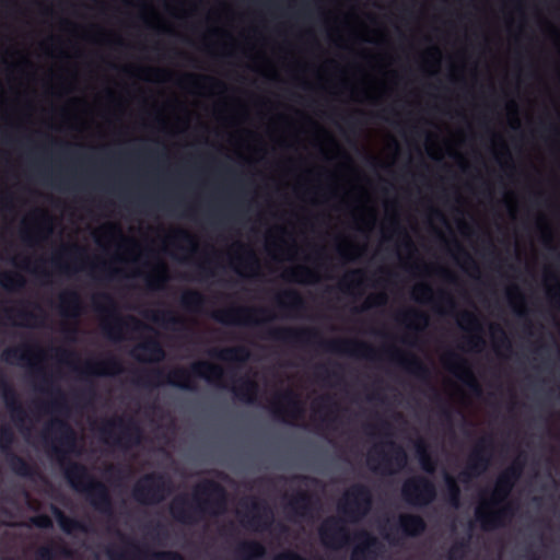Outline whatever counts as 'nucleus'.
I'll list each match as a JSON object with an SVG mask.
<instances>
[{
  "label": "nucleus",
  "instance_id": "1",
  "mask_svg": "<svg viewBox=\"0 0 560 560\" xmlns=\"http://www.w3.org/2000/svg\"><path fill=\"white\" fill-rule=\"evenodd\" d=\"M265 337L290 346H310L319 340L318 345L328 352L348 354L368 360L376 359V350L369 343L359 340L334 339L324 341L314 328L272 327Z\"/></svg>",
  "mask_w": 560,
  "mask_h": 560
},
{
  "label": "nucleus",
  "instance_id": "2",
  "mask_svg": "<svg viewBox=\"0 0 560 560\" xmlns=\"http://www.w3.org/2000/svg\"><path fill=\"white\" fill-rule=\"evenodd\" d=\"M224 370L218 364L209 361H196L188 369L175 368L166 375L162 370L156 369L142 377L145 385H155L165 382L172 386L185 390H194L196 388L194 378H205L212 383H220L223 380Z\"/></svg>",
  "mask_w": 560,
  "mask_h": 560
},
{
  "label": "nucleus",
  "instance_id": "3",
  "mask_svg": "<svg viewBox=\"0 0 560 560\" xmlns=\"http://www.w3.org/2000/svg\"><path fill=\"white\" fill-rule=\"evenodd\" d=\"M71 488L86 497L90 504L98 512L109 513L112 501L107 487L96 480L89 470L79 464H70L65 471Z\"/></svg>",
  "mask_w": 560,
  "mask_h": 560
},
{
  "label": "nucleus",
  "instance_id": "4",
  "mask_svg": "<svg viewBox=\"0 0 560 560\" xmlns=\"http://www.w3.org/2000/svg\"><path fill=\"white\" fill-rule=\"evenodd\" d=\"M100 441L117 447H129L138 444L142 430L133 418L114 416L103 419L95 428Z\"/></svg>",
  "mask_w": 560,
  "mask_h": 560
},
{
  "label": "nucleus",
  "instance_id": "5",
  "mask_svg": "<svg viewBox=\"0 0 560 560\" xmlns=\"http://www.w3.org/2000/svg\"><path fill=\"white\" fill-rule=\"evenodd\" d=\"M192 499L197 510L202 514L219 516L228 509V494L225 489L217 481L201 480L192 490Z\"/></svg>",
  "mask_w": 560,
  "mask_h": 560
},
{
  "label": "nucleus",
  "instance_id": "6",
  "mask_svg": "<svg viewBox=\"0 0 560 560\" xmlns=\"http://www.w3.org/2000/svg\"><path fill=\"white\" fill-rule=\"evenodd\" d=\"M94 308L103 314H106L108 319L102 324L103 332L110 339L118 340L125 328L138 329L143 325L135 317L129 316L122 318L116 312V304L114 299L108 293H101L93 298Z\"/></svg>",
  "mask_w": 560,
  "mask_h": 560
},
{
  "label": "nucleus",
  "instance_id": "7",
  "mask_svg": "<svg viewBox=\"0 0 560 560\" xmlns=\"http://www.w3.org/2000/svg\"><path fill=\"white\" fill-rule=\"evenodd\" d=\"M372 494L370 489L361 483L349 487L338 503V511L350 523H358L370 512Z\"/></svg>",
  "mask_w": 560,
  "mask_h": 560
},
{
  "label": "nucleus",
  "instance_id": "8",
  "mask_svg": "<svg viewBox=\"0 0 560 560\" xmlns=\"http://www.w3.org/2000/svg\"><path fill=\"white\" fill-rule=\"evenodd\" d=\"M171 491V479L163 474L152 472L136 482L132 495L137 502L152 505L162 502Z\"/></svg>",
  "mask_w": 560,
  "mask_h": 560
},
{
  "label": "nucleus",
  "instance_id": "9",
  "mask_svg": "<svg viewBox=\"0 0 560 560\" xmlns=\"http://www.w3.org/2000/svg\"><path fill=\"white\" fill-rule=\"evenodd\" d=\"M401 495L410 505L427 506L435 500L436 489L428 478L415 476L402 483Z\"/></svg>",
  "mask_w": 560,
  "mask_h": 560
},
{
  "label": "nucleus",
  "instance_id": "10",
  "mask_svg": "<svg viewBox=\"0 0 560 560\" xmlns=\"http://www.w3.org/2000/svg\"><path fill=\"white\" fill-rule=\"evenodd\" d=\"M269 409L275 419L284 423H293L304 417V406L292 390L279 394L277 399L270 402Z\"/></svg>",
  "mask_w": 560,
  "mask_h": 560
},
{
  "label": "nucleus",
  "instance_id": "11",
  "mask_svg": "<svg viewBox=\"0 0 560 560\" xmlns=\"http://www.w3.org/2000/svg\"><path fill=\"white\" fill-rule=\"evenodd\" d=\"M322 544L329 549L339 550L351 541L350 533L345 523L336 517L329 516L320 524L318 529Z\"/></svg>",
  "mask_w": 560,
  "mask_h": 560
},
{
  "label": "nucleus",
  "instance_id": "12",
  "mask_svg": "<svg viewBox=\"0 0 560 560\" xmlns=\"http://www.w3.org/2000/svg\"><path fill=\"white\" fill-rule=\"evenodd\" d=\"M1 359L9 364L30 366L34 371L35 376L39 378L40 384L43 385L42 389L48 388L52 384L50 376L43 370V368L33 363V347L28 345L4 349L1 354Z\"/></svg>",
  "mask_w": 560,
  "mask_h": 560
},
{
  "label": "nucleus",
  "instance_id": "13",
  "mask_svg": "<svg viewBox=\"0 0 560 560\" xmlns=\"http://www.w3.org/2000/svg\"><path fill=\"white\" fill-rule=\"evenodd\" d=\"M240 505L245 509L244 512H241V522L244 526L255 532L266 530L270 527L272 523L271 510L261 508L256 500L248 497L242 500Z\"/></svg>",
  "mask_w": 560,
  "mask_h": 560
},
{
  "label": "nucleus",
  "instance_id": "14",
  "mask_svg": "<svg viewBox=\"0 0 560 560\" xmlns=\"http://www.w3.org/2000/svg\"><path fill=\"white\" fill-rule=\"evenodd\" d=\"M265 308H252V307H230L213 313L212 317L214 320L225 325H244V326H262L265 319L258 320L254 318L256 314H267ZM271 318H267L270 320Z\"/></svg>",
  "mask_w": 560,
  "mask_h": 560
},
{
  "label": "nucleus",
  "instance_id": "15",
  "mask_svg": "<svg viewBox=\"0 0 560 560\" xmlns=\"http://www.w3.org/2000/svg\"><path fill=\"white\" fill-rule=\"evenodd\" d=\"M520 475L521 471L515 466L504 469L498 476L489 498L482 499L480 503H487L488 505H500L504 503L510 497Z\"/></svg>",
  "mask_w": 560,
  "mask_h": 560
},
{
  "label": "nucleus",
  "instance_id": "16",
  "mask_svg": "<svg viewBox=\"0 0 560 560\" xmlns=\"http://www.w3.org/2000/svg\"><path fill=\"white\" fill-rule=\"evenodd\" d=\"M511 513L512 509L509 503H502L500 505L479 503L475 510L476 520L480 523L483 530H492L502 527Z\"/></svg>",
  "mask_w": 560,
  "mask_h": 560
},
{
  "label": "nucleus",
  "instance_id": "17",
  "mask_svg": "<svg viewBox=\"0 0 560 560\" xmlns=\"http://www.w3.org/2000/svg\"><path fill=\"white\" fill-rule=\"evenodd\" d=\"M445 366L475 395L481 393V387L475 377L468 362L454 352H450L444 359Z\"/></svg>",
  "mask_w": 560,
  "mask_h": 560
},
{
  "label": "nucleus",
  "instance_id": "18",
  "mask_svg": "<svg viewBox=\"0 0 560 560\" xmlns=\"http://www.w3.org/2000/svg\"><path fill=\"white\" fill-rule=\"evenodd\" d=\"M299 489L295 493L287 497L285 510L292 517H305L312 510V497L303 487L308 485L310 479L298 477Z\"/></svg>",
  "mask_w": 560,
  "mask_h": 560
},
{
  "label": "nucleus",
  "instance_id": "19",
  "mask_svg": "<svg viewBox=\"0 0 560 560\" xmlns=\"http://www.w3.org/2000/svg\"><path fill=\"white\" fill-rule=\"evenodd\" d=\"M0 389L11 420L16 427L22 428L26 422L27 413L20 402L15 389L7 381L0 383Z\"/></svg>",
  "mask_w": 560,
  "mask_h": 560
},
{
  "label": "nucleus",
  "instance_id": "20",
  "mask_svg": "<svg viewBox=\"0 0 560 560\" xmlns=\"http://www.w3.org/2000/svg\"><path fill=\"white\" fill-rule=\"evenodd\" d=\"M122 371L120 361L114 357L108 355L103 360L88 362L83 369L80 370L82 377L88 376H105L118 374Z\"/></svg>",
  "mask_w": 560,
  "mask_h": 560
},
{
  "label": "nucleus",
  "instance_id": "21",
  "mask_svg": "<svg viewBox=\"0 0 560 560\" xmlns=\"http://www.w3.org/2000/svg\"><path fill=\"white\" fill-rule=\"evenodd\" d=\"M358 544L353 547L350 560H375L377 538L366 530L355 534Z\"/></svg>",
  "mask_w": 560,
  "mask_h": 560
},
{
  "label": "nucleus",
  "instance_id": "22",
  "mask_svg": "<svg viewBox=\"0 0 560 560\" xmlns=\"http://www.w3.org/2000/svg\"><path fill=\"white\" fill-rule=\"evenodd\" d=\"M392 359L396 361L402 369L417 378L429 382L431 377L430 369L416 355H405L398 350L392 351Z\"/></svg>",
  "mask_w": 560,
  "mask_h": 560
},
{
  "label": "nucleus",
  "instance_id": "23",
  "mask_svg": "<svg viewBox=\"0 0 560 560\" xmlns=\"http://www.w3.org/2000/svg\"><path fill=\"white\" fill-rule=\"evenodd\" d=\"M132 355L143 362L159 363L165 359V350L156 338H148L136 347Z\"/></svg>",
  "mask_w": 560,
  "mask_h": 560
},
{
  "label": "nucleus",
  "instance_id": "24",
  "mask_svg": "<svg viewBox=\"0 0 560 560\" xmlns=\"http://www.w3.org/2000/svg\"><path fill=\"white\" fill-rule=\"evenodd\" d=\"M43 435L45 439L58 443L70 442L74 439V432L71 425L62 419H52L43 429Z\"/></svg>",
  "mask_w": 560,
  "mask_h": 560
},
{
  "label": "nucleus",
  "instance_id": "25",
  "mask_svg": "<svg viewBox=\"0 0 560 560\" xmlns=\"http://www.w3.org/2000/svg\"><path fill=\"white\" fill-rule=\"evenodd\" d=\"M59 313L66 318L77 319L82 313V301L74 290L65 291L59 296Z\"/></svg>",
  "mask_w": 560,
  "mask_h": 560
},
{
  "label": "nucleus",
  "instance_id": "26",
  "mask_svg": "<svg viewBox=\"0 0 560 560\" xmlns=\"http://www.w3.org/2000/svg\"><path fill=\"white\" fill-rule=\"evenodd\" d=\"M362 429L372 439H385L393 435V425L378 413L374 415V421L365 422Z\"/></svg>",
  "mask_w": 560,
  "mask_h": 560
},
{
  "label": "nucleus",
  "instance_id": "27",
  "mask_svg": "<svg viewBox=\"0 0 560 560\" xmlns=\"http://www.w3.org/2000/svg\"><path fill=\"white\" fill-rule=\"evenodd\" d=\"M212 358L229 363H245L249 359V350L244 346L229 347L210 351Z\"/></svg>",
  "mask_w": 560,
  "mask_h": 560
},
{
  "label": "nucleus",
  "instance_id": "28",
  "mask_svg": "<svg viewBox=\"0 0 560 560\" xmlns=\"http://www.w3.org/2000/svg\"><path fill=\"white\" fill-rule=\"evenodd\" d=\"M337 404L330 396L322 397L317 412L320 413L317 419V427L320 429H330L337 421L335 412Z\"/></svg>",
  "mask_w": 560,
  "mask_h": 560
},
{
  "label": "nucleus",
  "instance_id": "29",
  "mask_svg": "<svg viewBox=\"0 0 560 560\" xmlns=\"http://www.w3.org/2000/svg\"><path fill=\"white\" fill-rule=\"evenodd\" d=\"M398 524L401 532L410 537L421 535L427 528V524L421 516L407 513L399 515Z\"/></svg>",
  "mask_w": 560,
  "mask_h": 560
},
{
  "label": "nucleus",
  "instance_id": "30",
  "mask_svg": "<svg viewBox=\"0 0 560 560\" xmlns=\"http://www.w3.org/2000/svg\"><path fill=\"white\" fill-rule=\"evenodd\" d=\"M232 393L236 399L249 405L255 401L258 384L248 377L241 378L238 384L232 387Z\"/></svg>",
  "mask_w": 560,
  "mask_h": 560
},
{
  "label": "nucleus",
  "instance_id": "31",
  "mask_svg": "<svg viewBox=\"0 0 560 560\" xmlns=\"http://www.w3.org/2000/svg\"><path fill=\"white\" fill-rule=\"evenodd\" d=\"M150 318L165 328L173 330L186 329L185 319L170 310L153 312Z\"/></svg>",
  "mask_w": 560,
  "mask_h": 560
},
{
  "label": "nucleus",
  "instance_id": "32",
  "mask_svg": "<svg viewBox=\"0 0 560 560\" xmlns=\"http://www.w3.org/2000/svg\"><path fill=\"white\" fill-rule=\"evenodd\" d=\"M266 548L256 540H243L236 547V555L242 560H256L265 556Z\"/></svg>",
  "mask_w": 560,
  "mask_h": 560
},
{
  "label": "nucleus",
  "instance_id": "33",
  "mask_svg": "<svg viewBox=\"0 0 560 560\" xmlns=\"http://www.w3.org/2000/svg\"><path fill=\"white\" fill-rule=\"evenodd\" d=\"M173 517L184 524H191L195 521L192 513L187 506V499L185 495L175 497L170 505Z\"/></svg>",
  "mask_w": 560,
  "mask_h": 560
},
{
  "label": "nucleus",
  "instance_id": "34",
  "mask_svg": "<svg viewBox=\"0 0 560 560\" xmlns=\"http://www.w3.org/2000/svg\"><path fill=\"white\" fill-rule=\"evenodd\" d=\"M280 308L293 312H300L305 307V302L301 294L295 290H287L277 298Z\"/></svg>",
  "mask_w": 560,
  "mask_h": 560
},
{
  "label": "nucleus",
  "instance_id": "35",
  "mask_svg": "<svg viewBox=\"0 0 560 560\" xmlns=\"http://www.w3.org/2000/svg\"><path fill=\"white\" fill-rule=\"evenodd\" d=\"M365 272L362 269H353L345 275L340 282V290L347 293H352L355 289H362L364 285L363 277Z\"/></svg>",
  "mask_w": 560,
  "mask_h": 560
},
{
  "label": "nucleus",
  "instance_id": "36",
  "mask_svg": "<svg viewBox=\"0 0 560 560\" xmlns=\"http://www.w3.org/2000/svg\"><path fill=\"white\" fill-rule=\"evenodd\" d=\"M443 479L446 486V494L448 503L458 509L460 504V488L456 478L447 471L443 472Z\"/></svg>",
  "mask_w": 560,
  "mask_h": 560
},
{
  "label": "nucleus",
  "instance_id": "37",
  "mask_svg": "<svg viewBox=\"0 0 560 560\" xmlns=\"http://www.w3.org/2000/svg\"><path fill=\"white\" fill-rule=\"evenodd\" d=\"M472 458L476 460L459 474V480L462 482H469L474 477L479 476L483 470H486L491 457Z\"/></svg>",
  "mask_w": 560,
  "mask_h": 560
},
{
  "label": "nucleus",
  "instance_id": "38",
  "mask_svg": "<svg viewBox=\"0 0 560 560\" xmlns=\"http://www.w3.org/2000/svg\"><path fill=\"white\" fill-rule=\"evenodd\" d=\"M206 299L205 296L196 290H187L182 294L180 298V305L191 312L199 311L202 305L205 304Z\"/></svg>",
  "mask_w": 560,
  "mask_h": 560
},
{
  "label": "nucleus",
  "instance_id": "39",
  "mask_svg": "<svg viewBox=\"0 0 560 560\" xmlns=\"http://www.w3.org/2000/svg\"><path fill=\"white\" fill-rule=\"evenodd\" d=\"M54 515L58 522V525L66 534H72L75 530H83V525L75 518L67 516L59 509L54 510Z\"/></svg>",
  "mask_w": 560,
  "mask_h": 560
},
{
  "label": "nucleus",
  "instance_id": "40",
  "mask_svg": "<svg viewBox=\"0 0 560 560\" xmlns=\"http://www.w3.org/2000/svg\"><path fill=\"white\" fill-rule=\"evenodd\" d=\"M285 278L293 282L310 283L316 280L315 272L305 266H299L285 272Z\"/></svg>",
  "mask_w": 560,
  "mask_h": 560
},
{
  "label": "nucleus",
  "instance_id": "41",
  "mask_svg": "<svg viewBox=\"0 0 560 560\" xmlns=\"http://www.w3.org/2000/svg\"><path fill=\"white\" fill-rule=\"evenodd\" d=\"M0 285L7 291H16L25 285V279L20 273L2 272L0 273Z\"/></svg>",
  "mask_w": 560,
  "mask_h": 560
},
{
  "label": "nucleus",
  "instance_id": "42",
  "mask_svg": "<svg viewBox=\"0 0 560 560\" xmlns=\"http://www.w3.org/2000/svg\"><path fill=\"white\" fill-rule=\"evenodd\" d=\"M167 279L166 267L163 262H160L153 272L147 277V284L151 289H161Z\"/></svg>",
  "mask_w": 560,
  "mask_h": 560
},
{
  "label": "nucleus",
  "instance_id": "43",
  "mask_svg": "<svg viewBox=\"0 0 560 560\" xmlns=\"http://www.w3.org/2000/svg\"><path fill=\"white\" fill-rule=\"evenodd\" d=\"M170 240L172 243H185L189 245V252L191 254L197 253V245L195 242V237L186 230L177 229L175 230L172 235L170 236Z\"/></svg>",
  "mask_w": 560,
  "mask_h": 560
},
{
  "label": "nucleus",
  "instance_id": "44",
  "mask_svg": "<svg viewBox=\"0 0 560 560\" xmlns=\"http://www.w3.org/2000/svg\"><path fill=\"white\" fill-rule=\"evenodd\" d=\"M459 325L463 329L471 331H481V326L478 317L471 312H463L459 315Z\"/></svg>",
  "mask_w": 560,
  "mask_h": 560
},
{
  "label": "nucleus",
  "instance_id": "45",
  "mask_svg": "<svg viewBox=\"0 0 560 560\" xmlns=\"http://www.w3.org/2000/svg\"><path fill=\"white\" fill-rule=\"evenodd\" d=\"M402 322H409L411 324H419L422 327L428 325V316L425 313L418 310H409L401 316Z\"/></svg>",
  "mask_w": 560,
  "mask_h": 560
},
{
  "label": "nucleus",
  "instance_id": "46",
  "mask_svg": "<svg viewBox=\"0 0 560 560\" xmlns=\"http://www.w3.org/2000/svg\"><path fill=\"white\" fill-rule=\"evenodd\" d=\"M415 299L419 302L429 301L432 296V288L427 283L417 285L413 290Z\"/></svg>",
  "mask_w": 560,
  "mask_h": 560
},
{
  "label": "nucleus",
  "instance_id": "47",
  "mask_svg": "<svg viewBox=\"0 0 560 560\" xmlns=\"http://www.w3.org/2000/svg\"><path fill=\"white\" fill-rule=\"evenodd\" d=\"M387 302V296L385 293H378L375 295H372L368 299L364 306L361 310H355L357 312L363 311L373 306H382L385 305Z\"/></svg>",
  "mask_w": 560,
  "mask_h": 560
},
{
  "label": "nucleus",
  "instance_id": "48",
  "mask_svg": "<svg viewBox=\"0 0 560 560\" xmlns=\"http://www.w3.org/2000/svg\"><path fill=\"white\" fill-rule=\"evenodd\" d=\"M153 560H184L183 556L176 551H155L152 553Z\"/></svg>",
  "mask_w": 560,
  "mask_h": 560
},
{
  "label": "nucleus",
  "instance_id": "49",
  "mask_svg": "<svg viewBox=\"0 0 560 560\" xmlns=\"http://www.w3.org/2000/svg\"><path fill=\"white\" fill-rule=\"evenodd\" d=\"M55 549L51 546H40L36 551L37 560H54Z\"/></svg>",
  "mask_w": 560,
  "mask_h": 560
},
{
  "label": "nucleus",
  "instance_id": "50",
  "mask_svg": "<svg viewBox=\"0 0 560 560\" xmlns=\"http://www.w3.org/2000/svg\"><path fill=\"white\" fill-rule=\"evenodd\" d=\"M13 431L9 425L0 427V444L9 446L13 442Z\"/></svg>",
  "mask_w": 560,
  "mask_h": 560
},
{
  "label": "nucleus",
  "instance_id": "51",
  "mask_svg": "<svg viewBox=\"0 0 560 560\" xmlns=\"http://www.w3.org/2000/svg\"><path fill=\"white\" fill-rule=\"evenodd\" d=\"M434 398L439 402L440 413H441L442 418L445 421L451 422V420H452L451 407L444 400H442L440 395H438L436 393H435Z\"/></svg>",
  "mask_w": 560,
  "mask_h": 560
},
{
  "label": "nucleus",
  "instance_id": "52",
  "mask_svg": "<svg viewBox=\"0 0 560 560\" xmlns=\"http://www.w3.org/2000/svg\"><path fill=\"white\" fill-rule=\"evenodd\" d=\"M55 394V399L51 401V407L55 410L61 411L66 409V401H65V395L59 388H55L52 392Z\"/></svg>",
  "mask_w": 560,
  "mask_h": 560
},
{
  "label": "nucleus",
  "instance_id": "53",
  "mask_svg": "<svg viewBox=\"0 0 560 560\" xmlns=\"http://www.w3.org/2000/svg\"><path fill=\"white\" fill-rule=\"evenodd\" d=\"M242 261L245 262V266L249 268L250 270H258L259 269V261L255 253L250 249L246 250V256Z\"/></svg>",
  "mask_w": 560,
  "mask_h": 560
},
{
  "label": "nucleus",
  "instance_id": "54",
  "mask_svg": "<svg viewBox=\"0 0 560 560\" xmlns=\"http://www.w3.org/2000/svg\"><path fill=\"white\" fill-rule=\"evenodd\" d=\"M18 316L23 320L22 325L24 326H31L38 318L36 314L26 310H20Z\"/></svg>",
  "mask_w": 560,
  "mask_h": 560
},
{
  "label": "nucleus",
  "instance_id": "55",
  "mask_svg": "<svg viewBox=\"0 0 560 560\" xmlns=\"http://www.w3.org/2000/svg\"><path fill=\"white\" fill-rule=\"evenodd\" d=\"M56 357L59 362L70 364V359L77 358L75 352L66 349H57Z\"/></svg>",
  "mask_w": 560,
  "mask_h": 560
},
{
  "label": "nucleus",
  "instance_id": "56",
  "mask_svg": "<svg viewBox=\"0 0 560 560\" xmlns=\"http://www.w3.org/2000/svg\"><path fill=\"white\" fill-rule=\"evenodd\" d=\"M84 253L85 250L77 244L65 246L61 250V254L67 256H82Z\"/></svg>",
  "mask_w": 560,
  "mask_h": 560
},
{
  "label": "nucleus",
  "instance_id": "57",
  "mask_svg": "<svg viewBox=\"0 0 560 560\" xmlns=\"http://www.w3.org/2000/svg\"><path fill=\"white\" fill-rule=\"evenodd\" d=\"M273 560H307V559H305L304 557H302L298 552L288 550V551H282L280 553H278L273 558Z\"/></svg>",
  "mask_w": 560,
  "mask_h": 560
},
{
  "label": "nucleus",
  "instance_id": "58",
  "mask_svg": "<svg viewBox=\"0 0 560 560\" xmlns=\"http://www.w3.org/2000/svg\"><path fill=\"white\" fill-rule=\"evenodd\" d=\"M420 459V465L421 467L428 471V472H433L435 470V467H436V463H435V458L436 457H418Z\"/></svg>",
  "mask_w": 560,
  "mask_h": 560
},
{
  "label": "nucleus",
  "instance_id": "59",
  "mask_svg": "<svg viewBox=\"0 0 560 560\" xmlns=\"http://www.w3.org/2000/svg\"><path fill=\"white\" fill-rule=\"evenodd\" d=\"M491 330L494 332V331H499L500 335H501V338H500V346L505 348L506 350H510L511 349V341L510 339L508 338L506 334L504 332V330L499 327L498 325H493L491 326Z\"/></svg>",
  "mask_w": 560,
  "mask_h": 560
},
{
  "label": "nucleus",
  "instance_id": "60",
  "mask_svg": "<svg viewBox=\"0 0 560 560\" xmlns=\"http://www.w3.org/2000/svg\"><path fill=\"white\" fill-rule=\"evenodd\" d=\"M37 213H38V215H39L40 222L43 223V225H44V228H45L46 232H47L48 234H50V233H51V231H52V228H51V218H50L47 213H45V212H43V211H37Z\"/></svg>",
  "mask_w": 560,
  "mask_h": 560
},
{
  "label": "nucleus",
  "instance_id": "61",
  "mask_svg": "<svg viewBox=\"0 0 560 560\" xmlns=\"http://www.w3.org/2000/svg\"><path fill=\"white\" fill-rule=\"evenodd\" d=\"M468 345L474 349H480L485 346V340L480 335L471 336L467 339Z\"/></svg>",
  "mask_w": 560,
  "mask_h": 560
},
{
  "label": "nucleus",
  "instance_id": "62",
  "mask_svg": "<svg viewBox=\"0 0 560 560\" xmlns=\"http://www.w3.org/2000/svg\"><path fill=\"white\" fill-rule=\"evenodd\" d=\"M34 523L38 527H43V528H49L52 526V522L48 516H37L34 518Z\"/></svg>",
  "mask_w": 560,
  "mask_h": 560
},
{
  "label": "nucleus",
  "instance_id": "63",
  "mask_svg": "<svg viewBox=\"0 0 560 560\" xmlns=\"http://www.w3.org/2000/svg\"><path fill=\"white\" fill-rule=\"evenodd\" d=\"M463 557V550L459 546H453L448 551V560H459Z\"/></svg>",
  "mask_w": 560,
  "mask_h": 560
},
{
  "label": "nucleus",
  "instance_id": "64",
  "mask_svg": "<svg viewBox=\"0 0 560 560\" xmlns=\"http://www.w3.org/2000/svg\"><path fill=\"white\" fill-rule=\"evenodd\" d=\"M548 294L557 303H560V283H557L555 287L548 289Z\"/></svg>",
  "mask_w": 560,
  "mask_h": 560
}]
</instances>
